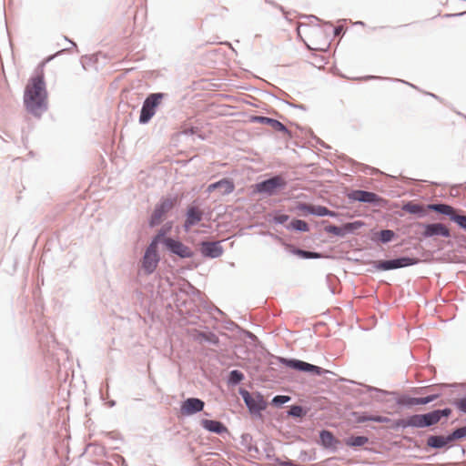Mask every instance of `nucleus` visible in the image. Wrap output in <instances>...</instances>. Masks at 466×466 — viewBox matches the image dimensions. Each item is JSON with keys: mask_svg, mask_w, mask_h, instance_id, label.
Instances as JSON below:
<instances>
[{"mask_svg": "<svg viewBox=\"0 0 466 466\" xmlns=\"http://www.w3.org/2000/svg\"><path fill=\"white\" fill-rule=\"evenodd\" d=\"M24 104L34 116H40L47 110V91L42 69L30 77L24 92Z\"/></svg>", "mask_w": 466, "mask_h": 466, "instance_id": "nucleus-1", "label": "nucleus"}, {"mask_svg": "<svg viewBox=\"0 0 466 466\" xmlns=\"http://www.w3.org/2000/svg\"><path fill=\"white\" fill-rule=\"evenodd\" d=\"M238 394L241 396L250 416L256 419H261L262 411H264L268 405L264 395L260 391L249 392L242 387L238 389Z\"/></svg>", "mask_w": 466, "mask_h": 466, "instance_id": "nucleus-2", "label": "nucleus"}, {"mask_svg": "<svg viewBox=\"0 0 466 466\" xmlns=\"http://www.w3.org/2000/svg\"><path fill=\"white\" fill-rule=\"evenodd\" d=\"M420 261V258L409 256H400L390 259L370 260L369 264L372 266V269H369L368 271L375 272L395 270L415 266L419 264Z\"/></svg>", "mask_w": 466, "mask_h": 466, "instance_id": "nucleus-3", "label": "nucleus"}, {"mask_svg": "<svg viewBox=\"0 0 466 466\" xmlns=\"http://www.w3.org/2000/svg\"><path fill=\"white\" fill-rule=\"evenodd\" d=\"M270 359L277 360V362L286 366L289 369L312 376H322L323 374L329 372V370L319 366L306 362L299 359L285 358L276 355H270Z\"/></svg>", "mask_w": 466, "mask_h": 466, "instance_id": "nucleus-4", "label": "nucleus"}, {"mask_svg": "<svg viewBox=\"0 0 466 466\" xmlns=\"http://www.w3.org/2000/svg\"><path fill=\"white\" fill-rule=\"evenodd\" d=\"M288 186L287 180L280 174H276L268 178L263 179L254 185L253 192L273 197L285 189Z\"/></svg>", "mask_w": 466, "mask_h": 466, "instance_id": "nucleus-5", "label": "nucleus"}, {"mask_svg": "<svg viewBox=\"0 0 466 466\" xmlns=\"http://www.w3.org/2000/svg\"><path fill=\"white\" fill-rule=\"evenodd\" d=\"M167 96L168 95L167 93L162 92L148 94L142 103L138 123L140 125L148 124L152 117L156 115L157 110L158 106L161 105L162 100Z\"/></svg>", "mask_w": 466, "mask_h": 466, "instance_id": "nucleus-6", "label": "nucleus"}, {"mask_svg": "<svg viewBox=\"0 0 466 466\" xmlns=\"http://www.w3.org/2000/svg\"><path fill=\"white\" fill-rule=\"evenodd\" d=\"M177 202V196L162 197L155 205L152 214L148 218V227L154 228L159 226L167 213L174 208Z\"/></svg>", "mask_w": 466, "mask_h": 466, "instance_id": "nucleus-7", "label": "nucleus"}, {"mask_svg": "<svg viewBox=\"0 0 466 466\" xmlns=\"http://www.w3.org/2000/svg\"><path fill=\"white\" fill-rule=\"evenodd\" d=\"M445 203H430L424 205L413 200L406 201L401 206V210L415 216L418 218H424L429 215L430 211L436 212L437 214L442 215Z\"/></svg>", "mask_w": 466, "mask_h": 466, "instance_id": "nucleus-8", "label": "nucleus"}, {"mask_svg": "<svg viewBox=\"0 0 466 466\" xmlns=\"http://www.w3.org/2000/svg\"><path fill=\"white\" fill-rule=\"evenodd\" d=\"M322 223L326 224L324 227V231L326 233L332 234L339 238H344L348 234H355L358 229L365 226V222L362 220L346 222L340 226L331 224L327 220H323Z\"/></svg>", "mask_w": 466, "mask_h": 466, "instance_id": "nucleus-9", "label": "nucleus"}, {"mask_svg": "<svg viewBox=\"0 0 466 466\" xmlns=\"http://www.w3.org/2000/svg\"><path fill=\"white\" fill-rule=\"evenodd\" d=\"M346 196L350 203L358 201L375 207H382L386 203V200L378 194L364 189H352Z\"/></svg>", "mask_w": 466, "mask_h": 466, "instance_id": "nucleus-10", "label": "nucleus"}, {"mask_svg": "<svg viewBox=\"0 0 466 466\" xmlns=\"http://www.w3.org/2000/svg\"><path fill=\"white\" fill-rule=\"evenodd\" d=\"M164 248L170 256L180 259L192 258L195 255V252L177 238L168 240Z\"/></svg>", "mask_w": 466, "mask_h": 466, "instance_id": "nucleus-11", "label": "nucleus"}, {"mask_svg": "<svg viewBox=\"0 0 466 466\" xmlns=\"http://www.w3.org/2000/svg\"><path fill=\"white\" fill-rule=\"evenodd\" d=\"M160 261L157 246L149 243L142 257V268L147 275L152 274Z\"/></svg>", "mask_w": 466, "mask_h": 466, "instance_id": "nucleus-12", "label": "nucleus"}, {"mask_svg": "<svg viewBox=\"0 0 466 466\" xmlns=\"http://www.w3.org/2000/svg\"><path fill=\"white\" fill-rule=\"evenodd\" d=\"M452 413V410L449 407L443 409H435L425 413H420L422 427L431 428L437 425L442 418H449Z\"/></svg>", "mask_w": 466, "mask_h": 466, "instance_id": "nucleus-13", "label": "nucleus"}, {"mask_svg": "<svg viewBox=\"0 0 466 466\" xmlns=\"http://www.w3.org/2000/svg\"><path fill=\"white\" fill-rule=\"evenodd\" d=\"M420 228H423L421 237L423 238H430L434 237L450 238V229L442 223H418Z\"/></svg>", "mask_w": 466, "mask_h": 466, "instance_id": "nucleus-14", "label": "nucleus"}, {"mask_svg": "<svg viewBox=\"0 0 466 466\" xmlns=\"http://www.w3.org/2000/svg\"><path fill=\"white\" fill-rule=\"evenodd\" d=\"M390 429L394 431L407 428L423 429L420 413L410 414L405 418L391 420Z\"/></svg>", "mask_w": 466, "mask_h": 466, "instance_id": "nucleus-15", "label": "nucleus"}, {"mask_svg": "<svg viewBox=\"0 0 466 466\" xmlns=\"http://www.w3.org/2000/svg\"><path fill=\"white\" fill-rule=\"evenodd\" d=\"M442 215L448 217L460 229L466 232V212L464 210L445 203Z\"/></svg>", "mask_w": 466, "mask_h": 466, "instance_id": "nucleus-16", "label": "nucleus"}, {"mask_svg": "<svg viewBox=\"0 0 466 466\" xmlns=\"http://www.w3.org/2000/svg\"><path fill=\"white\" fill-rule=\"evenodd\" d=\"M205 402L199 398L189 397L181 401L180 413L183 416L189 417L204 410Z\"/></svg>", "mask_w": 466, "mask_h": 466, "instance_id": "nucleus-17", "label": "nucleus"}, {"mask_svg": "<svg viewBox=\"0 0 466 466\" xmlns=\"http://www.w3.org/2000/svg\"><path fill=\"white\" fill-rule=\"evenodd\" d=\"M199 250L203 258H218L222 256L224 248L220 241L203 240L199 243Z\"/></svg>", "mask_w": 466, "mask_h": 466, "instance_id": "nucleus-18", "label": "nucleus"}, {"mask_svg": "<svg viewBox=\"0 0 466 466\" xmlns=\"http://www.w3.org/2000/svg\"><path fill=\"white\" fill-rule=\"evenodd\" d=\"M249 121L251 123H258V124L268 125V126L271 127L275 131L283 133V134L289 136V137H292L291 131L283 123H281L278 119L265 116H251L249 118Z\"/></svg>", "mask_w": 466, "mask_h": 466, "instance_id": "nucleus-19", "label": "nucleus"}, {"mask_svg": "<svg viewBox=\"0 0 466 466\" xmlns=\"http://www.w3.org/2000/svg\"><path fill=\"white\" fill-rule=\"evenodd\" d=\"M204 217V212L200 210L197 206L189 205L187 208L185 214V221L183 228L185 231H188L192 227L198 225Z\"/></svg>", "mask_w": 466, "mask_h": 466, "instance_id": "nucleus-20", "label": "nucleus"}, {"mask_svg": "<svg viewBox=\"0 0 466 466\" xmlns=\"http://www.w3.org/2000/svg\"><path fill=\"white\" fill-rule=\"evenodd\" d=\"M319 444L324 449L330 452H336L338 451V446L340 444V441L330 431L326 429L319 431Z\"/></svg>", "mask_w": 466, "mask_h": 466, "instance_id": "nucleus-21", "label": "nucleus"}, {"mask_svg": "<svg viewBox=\"0 0 466 466\" xmlns=\"http://www.w3.org/2000/svg\"><path fill=\"white\" fill-rule=\"evenodd\" d=\"M217 189L220 190L222 196L232 193L235 189V184L231 178H222L208 186L207 192L211 193Z\"/></svg>", "mask_w": 466, "mask_h": 466, "instance_id": "nucleus-22", "label": "nucleus"}, {"mask_svg": "<svg viewBox=\"0 0 466 466\" xmlns=\"http://www.w3.org/2000/svg\"><path fill=\"white\" fill-rule=\"evenodd\" d=\"M200 425L204 430L211 433L218 435L228 433V427L220 420L202 419L200 420Z\"/></svg>", "mask_w": 466, "mask_h": 466, "instance_id": "nucleus-23", "label": "nucleus"}, {"mask_svg": "<svg viewBox=\"0 0 466 466\" xmlns=\"http://www.w3.org/2000/svg\"><path fill=\"white\" fill-rule=\"evenodd\" d=\"M173 228V222L167 221L162 227L157 230L156 235L151 238L150 243L153 245L158 246L159 244H162L165 246L168 240L172 239V237H168L167 235L172 230Z\"/></svg>", "mask_w": 466, "mask_h": 466, "instance_id": "nucleus-24", "label": "nucleus"}, {"mask_svg": "<svg viewBox=\"0 0 466 466\" xmlns=\"http://www.w3.org/2000/svg\"><path fill=\"white\" fill-rule=\"evenodd\" d=\"M286 249L292 255L298 256L302 259H316L323 257L322 253L299 248L292 244H285Z\"/></svg>", "mask_w": 466, "mask_h": 466, "instance_id": "nucleus-25", "label": "nucleus"}, {"mask_svg": "<svg viewBox=\"0 0 466 466\" xmlns=\"http://www.w3.org/2000/svg\"><path fill=\"white\" fill-rule=\"evenodd\" d=\"M398 238L396 232L392 229L385 228L375 232L371 240L376 243L388 244Z\"/></svg>", "mask_w": 466, "mask_h": 466, "instance_id": "nucleus-26", "label": "nucleus"}, {"mask_svg": "<svg viewBox=\"0 0 466 466\" xmlns=\"http://www.w3.org/2000/svg\"><path fill=\"white\" fill-rule=\"evenodd\" d=\"M180 294H184L187 296L192 297H200L201 291L198 289L195 286H193L189 281L184 280L181 284L178 285L177 289L175 291Z\"/></svg>", "mask_w": 466, "mask_h": 466, "instance_id": "nucleus-27", "label": "nucleus"}, {"mask_svg": "<svg viewBox=\"0 0 466 466\" xmlns=\"http://www.w3.org/2000/svg\"><path fill=\"white\" fill-rule=\"evenodd\" d=\"M416 397H411L408 394L398 395L395 399L396 404L400 408L411 409L418 406Z\"/></svg>", "mask_w": 466, "mask_h": 466, "instance_id": "nucleus-28", "label": "nucleus"}, {"mask_svg": "<svg viewBox=\"0 0 466 466\" xmlns=\"http://www.w3.org/2000/svg\"><path fill=\"white\" fill-rule=\"evenodd\" d=\"M285 228L295 232H309V225L305 220L294 218L285 225Z\"/></svg>", "mask_w": 466, "mask_h": 466, "instance_id": "nucleus-29", "label": "nucleus"}, {"mask_svg": "<svg viewBox=\"0 0 466 466\" xmlns=\"http://www.w3.org/2000/svg\"><path fill=\"white\" fill-rule=\"evenodd\" d=\"M370 441L369 438L364 435H350L345 439V444L348 447L359 448L362 447Z\"/></svg>", "mask_w": 466, "mask_h": 466, "instance_id": "nucleus-30", "label": "nucleus"}, {"mask_svg": "<svg viewBox=\"0 0 466 466\" xmlns=\"http://www.w3.org/2000/svg\"><path fill=\"white\" fill-rule=\"evenodd\" d=\"M245 380L244 373L239 370H232L227 376V384L230 387L239 385Z\"/></svg>", "mask_w": 466, "mask_h": 466, "instance_id": "nucleus-31", "label": "nucleus"}, {"mask_svg": "<svg viewBox=\"0 0 466 466\" xmlns=\"http://www.w3.org/2000/svg\"><path fill=\"white\" fill-rule=\"evenodd\" d=\"M363 387L366 389V391L374 392L375 395L373 396V399L379 402L384 401V398L388 395H396L397 394L394 391H389V390L379 389V388L370 386V385H363Z\"/></svg>", "mask_w": 466, "mask_h": 466, "instance_id": "nucleus-32", "label": "nucleus"}, {"mask_svg": "<svg viewBox=\"0 0 466 466\" xmlns=\"http://www.w3.org/2000/svg\"><path fill=\"white\" fill-rule=\"evenodd\" d=\"M308 413V409L302 405L293 404L288 407L287 415L294 419H302Z\"/></svg>", "mask_w": 466, "mask_h": 466, "instance_id": "nucleus-33", "label": "nucleus"}, {"mask_svg": "<svg viewBox=\"0 0 466 466\" xmlns=\"http://www.w3.org/2000/svg\"><path fill=\"white\" fill-rule=\"evenodd\" d=\"M427 448L426 451L429 449L431 450H441L445 449L444 442H443V435H429L427 438Z\"/></svg>", "mask_w": 466, "mask_h": 466, "instance_id": "nucleus-34", "label": "nucleus"}, {"mask_svg": "<svg viewBox=\"0 0 466 466\" xmlns=\"http://www.w3.org/2000/svg\"><path fill=\"white\" fill-rule=\"evenodd\" d=\"M240 444L244 446L248 451L259 453V449L257 445H253V437L250 433H243L240 436Z\"/></svg>", "mask_w": 466, "mask_h": 466, "instance_id": "nucleus-35", "label": "nucleus"}, {"mask_svg": "<svg viewBox=\"0 0 466 466\" xmlns=\"http://www.w3.org/2000/svg\"><path fill=\"white\" fill-rule=\"evenodd\" d=\"M198 339H200L213 346H218L219 344L218 337L212 331H198Z\"/></svg>", "mask_w": 466, "mask_h": 466, "instance_id": "nucleus-36", "label": "nucleus"}, {"mask_svg": "<svg viewBox=\"0 0 466 466\" xmlns=\"http://www.w3.org/2000/svg\"><path fill=\"white\" fill-rule=\"evenodd\" d=\"M263 443V451L265 453L266 459H268V461H273L276 463V459L279 458L277 457L275 454V448L273 444L268 440H264Z\"/></svg>", "mask_w": 466, "mask_h": 466, "instance_id": "nucleus-37", "label": "nucleus"}, {"mask_svg": "<svg viewBox=\"0 0 466 466\" xmlns=\"http://www.w3.org/2000/svg\"><path fill=\"white\" fill-rule=\"evenodd\" d=\"M291 397L289 395H276L272 398L270 405L275 408H281L284 404L290 401Z\"/></svg>", "mask_w": 466, "mask_h": 466, "instance_id": "nucleus-38", "label": "nucleus"}, {"mask_svg": "<svg viewBox=\"0 0 466 466\" xmlns=\"http://www.w3.org/2000/svg\"><path fill=\"white\" fill-rule=\"evenodd\" d=\"M350 416L354 418L357 423H364L370 421L371 414H369L366 411H351Z\"/></svg>", "mask_w": 466, "mask_h": 466, "instance_id": "nucleus-39", "label": "nucleus"}, {"mask_svg": "<svg viewBox=\"0 0 466 466\" xmlns=\"http://www.w3.org/2000/svg\"><path fill=\"white\" fill-rule=\"evenodd\" d=\"M441 393H433L430 394L424 397H416L417 399V404L419 405H426L429 404L436 400H438L441 397Z\"/></svg>", "mask_w": 466, "mask_h": 466, "instance_id": "nucleus-40", "label": "nucleus"}, {"mask_svg": "<svg viewBox=\"0 0 466 466\" xmlns=\"http://www.w3.org/2000/svg\"><path fill=\"white\" fill-rule=\"evenodd\" d=\"M289 216L284 213H276L272 218V222L276 225H287L286 223L289 221Z\"/></svg>", "mask_w": 466, "mask_h": 466, "instance_id": "nucleus-41", "label": "nucleus"}, {"mask_svg": "<svg viewBox=\"0 0 466 466\" xmlns=\"http://www.w3.org/2000/svg\"><path fill=\"white\" fill-rule=\"evenodd\" d=\"M452 404L458 409V410L463 414H466V395L453 400Z\"/></svg>", "mask_w": 466, "mask_h": 466, "instance_id": "nucleus-42", "label": "nucleus"}, {"mask_svg": "<svg viewBox=\"0 0 466 466\" xmlns=\"http://www.w3.org/2000/svg\"><path fill=\"white\" fill-rule=\"evenodd\" d=\"M329 208L321 205H313L312 215L317 217H327Z\"/></svg>", "mask_w": 466, "mask_h": 466, "instance_id": "nucleus-43", "label": "nucleus"}, {"mask_svg": "<svg viewBox=\"0 0 466 466\" xmlns=\"http://www.w3.org/2000/svg\"><path fill=\"white\" fill-rule=\"evenodd\" d=\"M457 441L466 439V425L455 428L451 431Z\"/></svg>", "mask_w": 466, "mask_h": 466, "instance_id": "nucleus-44", "label": "nucleus"}, {"mask_svg": "<svg viewBox=\"0 0 466 466\" xmlns=\"http://www.w3.org/2000/svg\"><path fill=\"white\" fill-rule=\"evenodd\" d=\"M313 205L306 202H299L296 206V210L306 212L307 214L312 215Z\"/></svg>", "mask_w": 466, "mask_h": 466, "instance_id": "nucleus-45", "label": "nucleus"}, {"mask_svg": "<svg viewBox=\"0 0 466 466\" xmlns=\"http://www.w3.org/2000/svg\"><path fill=\"white\" fill-rule=\"evenodd\" d=\"M299 459L302 461H311L316 459L315 452L312 454L309 453V451L302 450L299 454Z\"/></svg>", "mask_w": 466, "mask_h": 466, "instance_id": "nucleus-46", "label": "nucleus"}, {"mask_svg": "<svg viewBox=\"0 0 466 466\" xmlns=\"http://www.w3.org/2000/svg\"><path fill=\"white\" fill-rule=\"evenodd\" d=\"M455 441H457V440L451 431L449 434H447L446 436H443V442H444L445 449H449V448L452 447V442H454Z\"/></svg>", "mask_w": 466, "mask_h": 466, "instance_id": "nucleus-47", "label": "nucleus"}, {"mask_svg": "<svg viewBox=\"0 0 466 466\" xmlns=\"http://www.w3.org/2000/svg\"><path fill=\"white\" fill-rule=\"evenodd\" d=\"M370 421L378 422V423H388L391 421V419L385 416L380 415H371Z\"/></svg>", "mask_w": 466, "mask_h": 466, "instance_id": "nucleus-48", "label": "nucleus"}, {"mask_svg": "<svg viewBox=\"0 0 466 466\" xmlns=\"http://www.w3.org/2000/svg\"><path fill=\"white\" fill-rule=\"evenodd\" d=\"M309 136L311 137V139H313L317 145L322 147H325V148H329L330 147L329 145H327L324 141H322L320 138H319L317 136L314 135V133L312 132V130H309Z\"/></svg>", "mask_w": 466, "mask_h": 466, "instance_id": "nucleus-49", "label": "nucleus"}, {"mask_svg": "<svg viewBox=\"0 0 466 466\" xmlns=\"http://www.w3.org/2000/svg\"><path fill=\"white\" fill-rule=\"evenodd\" d=\"M358 166H360L362 167L361 170L365 174L374 175V174L379 173V170L377 168H375V167H370V166H367V165H363V164H358Z\"/></svg>", "mask_w": 466, "mask_h": 466, "instance_id": "nucleus-50", "label": "nucleus"}, {"mask_svg": "<svg viewBox=\"0 0 466 466\" xmlns=\"http://www.w3.org/2000/svg\"><path fill=\"white\" fill-rule=\"evenodd\" d=\"M324 25L329 26V28L332 27L334 35H339L344 31V28L342 26H340V25L333 26L331 22H325Z\"/></svg>", "mask_w": 466, "mask_h": 466, "instance_id": "nucleus-51", "label": "nucleus"}, {"mask_svg": "<svg viewBox=\"0 0 466 466\" xmlns=\"http://www.w3.org/2000/svg\"><path fill=\"white\" fill-rule=\"evenodd\" d=\"M174 302L177 308L186 307L187 301L185 299H181L180 295L178 296L177 292L173 293Z\"/></svg>", "mask_w": 466, "mask_h": 466, "instance_id": "nucleus-52", "label": "nucleus"}, {"mask_svg": "<svg viewBox=\"0 0 466 466\" xmlns=\"http://www.w3.org/2000/svg\"><path fill=\"white\" fill-rule=\"evenodd\" d=\"M174 302L177 308L186 307L187 301L185 299H181L180 295L178 296L177 292L173 293Z\"/></svg>", "mask_w": 466, "mask_h": 466, "instance_id": "nucleus-53", "label": "nucleus"}, {"mask_svg": "<svg viewBox=\"0 0 466 466\" xmlns=\"http://www.w3.org/2000/svg\"><path fill=\"white\" fill-rule=\"evenodd\" d=\"M174 302L177 308L186 307L187 301L185 299H181L180 295L178 296L177 292L173 293Z\"/></svg>", "mask_w": 466, "mask_h": 466, "instance_id": "nucleus-54", "label": "nucleus"}, {"mask_svg": "<svg viewBox=\"0 0 466 466\" xmlns=\"http://www.w3.org/2000/svg\"><path fill=\"white\" fill-rule=\"evenodd\" d=\"M198 131V127H189L183 129L182 134L186 136H191L197 134Z\"/></svg>", "mask_w": 466, "mask_h": 466, "instance_id": "nucleus-55", "label": "nucleus"}, {"mask_svg": "<svg viewBox=\"0 0 466 466\" xmlns=\"http://www.w3.org/2000/svg\"><path fill=\"white\" fill-rule=\"evenodd\" d=\"M285 103L290 106V107H293V108H297V109H300V110H303V111H306L307 110V106L303 104H294V103H290L289 101H285Z\"/></svg>", "mask_w": 466, "mask_h": 466, "instance_id": "nucleus-56", "label": "nucleus"}, {"mask_svg": "<svg viewBox=\"0 0 466 466\" xmlns=\"http://www.w3.org/2000/svg\"><path fill=\"white\" fill-rule=\"evenodd\" d=\"M430 387H418V388H413L411 390V391L414 393V394H421L423 393L425 390H427Z\"/></svg>", "mask_w": 466, "mask_h": 466, "instance_id": "nucleus-57", "label": "nucleus"}, {"mask_svg": "<svg viewBox=\"0 0 466 466\" xmlns=\"http://www.w3.org/2000/svg\"><path fill=\"white\" fill-rule=\"evenodd\" d=\"M266 3L268 4H271L273 5L276 8H278L279 10H280L283 14H285V9L282 5H279V4H274L273 1L274 0H265Z\"/></svg>", "mask_w": 466, "mask_h": 466, "instance_id": "nucleus-58", "label": "nucleus"}, {"mask_svg": "<svg viewBox=\"0 0 466 466\" xmlns=\"http://www.w3.org/2000/svg\"><path fill=\"white\" fill-rule=\"evenodd\" d=\"M244 333L246 337L250 339L251 340H256L258 339L257 336L249 330H245Z\"/></svg>", "mask_w": 466, "mask_h": 466, "instance_id": "nucleus-59", "label": "nucleus"}, {"mask_svg": "<svg viewBox=\"0 0 466 466\" xmlns=\"http://www.w3.org/2000/svg\"><path fill=\"white\" fill-rule=\"evenodd\" d=\"M339 216V213H337V212H335L333 210H330V209H329V212L327 214V217L333 218H338Z\"/></svg>", "mask_w": 466, "mask_h": 466, "instance_id": "nucleus-60", "label": "nucleus"}, {"mask_svg": "<svg viewBox=\"0 0 466 466\" xmlns=\"http://www.w3.org/2000/svg\"><path fill=\"white\" fill-rule=\"evenodd\" d=\"M198 266H199V263H198V262L191 261V262L187 265V268H188V269H195V268H197Z\"/></svg>", "mask_w": 466, "mask_h": 466, "instance_id": "nucleus-61", "label": "nucleus"}, {"mask_svg": "<svg viewBox=\"0 0 466 466\" xmlns=\"http://www.w3.org/2000/svg\"><path fill=\"white\" fill-rule=\"evenodd\" d=\"M365 80H370V79H388L387 77H381V76H366L363 77Z\"/></svg>", "mask_w": 466, "mask_h": 466, "instance_id": "nucleus-62", "label": "nucleus"}, {"mask_svg": "<svg viewBox=\"0 0 466 466\" xmlns=\"http://www.w3.org/2000/svg\"><path fill=\"white\" fill-rule=\"evenodd\" d=\"M304 17L308 18L310 22H312L313 20L318 22L319 21V19L314 15H305Z\"/></svg>", "mask_w": 466, "mask_h": 466, "instance_id": "nucleus-63", "label": "nucleus"}, {"mask_svg": "<svg viewBox=\"0 0 466 466\" xmlns=\"http://www.w3.org/2000/svg\"><path fill=\"white\" fill-rule=\"evenodd\" d=\"M447 16H464L466 15V10L457 14L446 15Z\"/></svg>", "mask_w": 466, "mask_h": 466, "instance_id": "nucleus-64", "label": "nucleus"}]
</instances>
